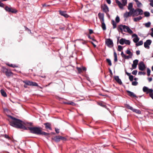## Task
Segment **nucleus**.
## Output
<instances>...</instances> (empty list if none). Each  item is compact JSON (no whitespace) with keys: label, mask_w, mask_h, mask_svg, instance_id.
I'll return each instance as SVG.
<instances>
[{"label":"nucleus","mask_w":153,"mask_h":153,"mask_svg":"<svg viewBox=\"0 0 153 153\" xmlns=\"http://www.w3.org/2000/svg\"><path fill=\"white\" fill-rule=\"evenodd\" d=\"M4 9L6 11L9 12L16 13L17 12L16 10V9L12 8L11 7H9L7 6L5 7Z\"/></svg>","instance_id":"0eeeda50"},{"label":"nucleus","mask_w":153,"mask_h":153,"mask_svg":"<svg viewBox=\"0 0 153 153\" xmlns=\"http://www.w3.org/2000/svg\"><path fill=\"white\" fill-rule=\"evenodd\" d=\"M106 2L108 4H110L111 3V1L110 0H106Z\"/></svg>","instance_id":"13d9d810"},{"label":"nucleus","mask_w":153,"mask_h":153,"mask_svg":"<svg viewBox=\"0 0 153 153\" xmlns=\"http://www.w3.org/2000/svg\"><path fill=\"white\" fill-rule=\"evenodd\" d=\"M125 39L123 38L121 39L119 42L122 45H123L125 44Z\"/></svg>","instance_id":"7c9ffc66"},{"label":"nucleus","mask_w":153,"mask_h":153,"mask_svg":"<svg viewBox=\"0 0 153 153\" xmlns=\"http://www.w3.org/2000/svg\"><path fill=\"white\" fill-rule=\"evenodd\" d=\"M6 64L7 65H8V66L13 68H17L18 67L17 65H16L15 64H10L9 63H6Z\"/></svg>","instance_id":"4be33fe9"},{"label":"nucleus","mask_w":153,"mask_h":153,"mask_svg":"<svg viewBox=\"0 0 153 153\" xmlns=\"http://www.w3.org/2000/svg\"><path fill=\"white\" fill-rule=\"evenodd\" d=\"M139 39L137 35L134 34V43H137L139 40Z\"/></svg>","instance_id":"bb28decb"},{"label":"nucleus","mask_w":153,"mask_h":153,"mask_svg":"<svg viewBox=\"0 0 153 153\" xmlns=\"http://www.w3.org/2000/svg\"><path fill=\"white\" fill-rule=\"evenodd\" d=\"M101 8L103 11L105 13H107L109 11L107 5L105 4L101 6Z\"/></svg>","instance_id":"f8f14e48"},{"label":"nucleus","mask_w":153,"mask_h":153,"mask_svg":"<svg viewBox=\"0 0 153 153\" xmlns=\"http://www.w3.org/2000/svg\"><path fill=\"white\" fill-rule=\"evenodd\" d=\"M102 25L101 27L103 30H105L106 29V25L104 23V21L101 22Z\"/></svg>","instance_id":"393cba45"},{"label":"nucleus","mask_w":153,"mask_h":153,"mask_svg":"<svg viewBox=\"0 0 153 153\" xmlns=\"http://www.w3.org/2000/svg\"><path fill=\"white\" fill-rule=\"evenodd\" d=\"M106 61L108 63V65H110V66L112 64H111V61L110 59H106Z\"/></svg>","instance_id":"58836bf2"},{"label":"nucleus","mask_w":153,"mask_h":153,"mask_svg":"<svg viewBox=\"0 0 153 153\" xmlns=\"http://www.w3.org/2000/svg\"><path fill=\"white\" fill-rule=\"evenodd\" d=\"M148 80L149 81V82H150L152 80V78H151V77H150V78H148Z\"/></svg>","instance_id":"bf43d9fd"},{"label":"nucleus","mask_w":153,"mask_h":153,"mask_svg":"<svg viewBox=\"0 0 153 153\" xmlns=\"http://www.w3.org/2000/svg\"><path fill=\"white\" fill-rule=\"evenodd\" d=\"M63 103L65 104L71 105L73 106H75L76 105L75 104L74 102L71 101L64 102Z\"/></svg>","instance_id":"aec40b11"},{"label":"nucleus","mask_w":153,"mask_h":153,"mask_svg":"<svg viewBox=\"0 0 153 153\" xmlns=\"http://www.w3.org/2000/svg\"><path fill=\"white\" fill-rule=\"evenodd\" d=\"M127 92L128 96L131 97H134V94L133 93L128 91H127Z\"/></svg>","instance_id":"cd10ccee"},{"label":"nucleus","mask_w":153,"mask_h":153,"mask_svg":"<svg viewBox=\"0 0 153 153\" xmlns=\"http://www.w3.org/2000/svg\"><path fill=\"white\" fill-rule=\"evenodd\" d=\"M49 134L48 133H46L44 131H42V130H41V132L40 133V135H42L45 136H48Z\"/></svg>","instance_id":"72a5a7b5"},{"label":"nucleus","mask_w":153,"mask_h":153,"mask_svg":"<svg viewBox=\"0 0 153 153\" xmlns=\"http://www.w3.org/2000/svg\"><path fill=\"white\" fill-rule=\"evenodd\" d=\"M143 90L144 92L149 94L150 97L153 99V90L152 89H149L147 87L144 86L143 88Z\"/></svg>","instance_id":"7ed1b4c3"},{"label":"nucleus","mask_w":153,"mask_h":153,"mask_svg":"<svg viewBox=\"0 0 153 153\" xmlns=\"http://www.w3.org/2000/svg\"><path fill=\"white\" fill-rule=\"evenodd\" d=\"M126 53L128 55H133L132 53L129 50H127L126 51Z\"/></svg>","instance_id":"4c0bfd02"},{"label":"nucleus","mask_w":153,"mask_h":153,"mask_svg":"<svg viewBox=\"0 0 153 153\" xmlns=\"http://www.w3.org/2000/svg\"><path fill=\"white\" fill-rule=\"evenodd\" d=\"M91 43H92V44L94 46V47L95 48L96 47V45H95L93 42H91Z\"/></svg>","instance_id":"69168bd1"},{"label":"nucleus","mask_w":153,"mask_h":153,"mask_svg":"<svg viewBox=\"0 0 153 153\" xmlns=\"http://www.w3.org/2000/svg\"><path fill=\"white\" fill-rule=\"evenodd\" d=\"M134 112L138 114H140L141 113V112L140 110L136 109H134Z\"/></svg>","instance_id":"a18cd8bd"},{"label":"nucleus","mask_w":153,"mask_h":153,"mask_svg":"<svg viewBox=\"0 0 153 153\" xmlns=\"http://www.w3.org/2000/svg\"><path fill=\"white\" fill-rule=\"evenodd\" d=\"M121 55L122 57L124 58L125 56L126 55L125 54H124L123 52H122L121 53Z\"/></svg>","instance_id":"4d7b16f0"},{"label":"nucleus","mask_w":153,"mask_h":153,"mask_svg":"<svg viewBox=\"0 0 153 153\" xmlns=\"http://www.w3.org/2000/svg\"><path fill=\"white\" fill-rule=\"evenodd\" d=\"M114 62H116L117 61V54L115 52H114Z\"/></svg>","instance_id":"c756f323"},{"label":"nucleus","mask_w":153,"mask_h":153,"mask_svg":"<svg viewBox=\"0 0 153 153\" xmlns=\"http://www.w3.org/2000/svg\"><path fill=\"white\" fill-rule=\"evenodd\" d=\"M116 3L119 6V7L121 9L123 8V7L125 6L127 4V0H122V4L118 0H115Z\"/></svg>","instance_id":"20e7f679"},{"label":"nucleus","mask_w":153,"mask_h":153,"mask_svg":"<svg viewBox=\"0 0 153 153\" xmlns=\"http://www.w3.org/2000/svg\"><path fill=\"white\" fill-rule=\"evenodd\" d=\"M117 29L119 31H120V30L121 32H122L123 30L124 32H128L130 34L133 33L132 31L130 29L129 27L125 25H119Z\"/></svg>","instance_id":"f03ea898"},{"label":"nucleus","mask_w":153,"mask_h":153,"mask_svg":"<svg viewBox=\"0 0 153 153\" xmlns=\"http://www.w3.org/2000/svg\"><path fill=\"white\" fill-rule=\"evenodd\" d=\"M112 24L113 25V28L114 29L116 27L117 24L114 20L112 21Z\"/></svg>","instance_id":"f704fd0d"},{"label":"nucleus","mask_w":153,"mask_h":153,"mask_svg":"<svg viewBox=\"0 0 153 153\" xmlns=\"http://www.w3.org/2000/svg\"><path fill=\"white\" fill-rule=\"evenodd\" d=\"M136 46H139L141 45H143V41L142 40H141L139 42H138L136 43Z\"/></svg>","instance_id":"2f4dec72"},{"label":"nucleus","mask_w":153,"mask_h":153,"mask_svg":"<svg viewBox=\"0 0 153 153\" xmlns=\"http://www.w3.org/2000/svg\"><path fill=\"white\" fill-rule=\"evenodd\" d=\"M0 92L2 96H3L4 97H7V94L4 90L1 89L0 91Z\"/></svg>","instance_id":"a878e982"},{"label":"nucleus","mask_w":153,"mask_h":153,"mask_svg":"<svg viewBox=\"0 0 153 153\" xmlns=\"http://www.w3.org/2000/svg\"><path fill=\"white\" fill-rule=\"evenodd\" d=\"M144 15L145 17H149L150 16V13L149 12L146 11L144 13Z\"/></svg>","instance_id":"e433bc0d"},{"label":"nucleus","mask_w":153,"mask_h":153,"mask_svg":"<svg viewBox=\"0 0 153 153\" xmlns=\"http://www.w3.org/2000/svg\"><path fill=\"white\" fill-rule=\"evenodd\" d=\"M82 70L84 71H86V68H85V67H82Z\"/></svg>","instance_id":"680f3d73"},{"label":"nucleus","mask_w":153,"mask_h":153,"mask_svg":"<svg viewBox=\"0 0 153 153\" xmlns=\"http://www.w3.org/2000/svg\"><path fill=\"white\" fill-rule=\"evenodd\" d=\"M125 72L126 74L129 76V79L130 81H132L133 79V76L132 75H131L130 73L127 72L126 70Z\"/></svg>","instance_id":"412c9836"},{"label":"nucleus","mask_w":153,"mask_h":153,"mask_svg":"<svg viewBox=\"0 0 153 153\" xmlns=\"http://www.w3.org/2000/svg\"><path fill=\"white\" fill-rule=\"evenodd\" d=\"M76 68L77 71H78V72L79 73H80L81 72H82V69L81 68L78 67H77Z\"/></svg>","instance_id":"37998d69"},{"label":"nucleus","mask_w":153,"mask_h":153,"mask_svg":"<svg viewBox=\"0 0 153 153\" xmlns=\"http://www.w3.org/2000/svg\"><path fill=\"white\" fill-rule=\"evenodd\" d=\"M125 44L128 45H129L130 44V42L129 40L125 39Z\"/></svg>","instance_id":"49530a36"},{"label":"nucleus","mask_w":153,"mask_h":153,"mask_svg":"<svg viewBox=\"0 0 153 153\" xmlns=\"http://www.w3.org/2000/svg\"><path fill=\"white\" fill-rule=\"evenodd\" d=\"M59 13L61 16H64L65 18H68L69 16L66 13V11H62L61 10L59 11Z\"/></svg>","instance_id":"4468645a"},{"label":"nucleus","mask_w":153,"mask_h":153,"mask_svg":"<svg viewBox=\"0 0 153 153\" xmlns=\"http://www.w3.org/2000/svg\"><path fill=\"white\" fill-rule=\"evenodd\" d=\"M55 131L57 133H59V129L58 128H55Z\"/></svg>","instance_id":"864d4df0"},{"label":"nucleus","mask_w":153,"mask_h":153,"mask_svg":"<svg viewBox=\"0 0 153 153\" xmlns=\"http://www.w3.org/2000/svg\"><path fill=\"white\" fill-rule=\"evenodd\" d=\"M134 1L136 2V4L138 7H140L142 6V4L138 0H134Z\"/></svg>","instance_id":"5701e85b"},{"label":"nucleus","mask_w":153,"mask_h":153,"mask_svg":"<svg viewBox=\"0 0 153 153\" xmlns=\"http://www.w3.org/2000/svg\"><path fill=\"white\" fill-rule=\"evenodd\" d=\"M88 37L89 39H92L93 41H96V40L95 39H94L92 38V37H91V36H90V35H88Z\"/></svg>","instance_id":"603ef678"},{"label":"nucleus","mask_w":153,"mask_h":153,"mask_svg":"<svg viewBox=\"0 0 153 153\" xmlns=\"http://www.w3.org/2000/svg\"><path fill=\"white\" fill-rule=\"evenodd\" d=\"M152 42V41L150 39H148L144 43V46L146 48L149 49V45H150Z\"/></svg>","instance_id":"9b49d317"},{"label":"nucleus","mask_w":153,"mask_h":153,"mask_svg":"<svg viewBox=\"0 0 153 153\" xmlns=\"http://www.w3.org/2000/svg\"><path fill=\"white\" fill-rule=\"evenodd\" d=\"M150 72L151 71L150 69L148 68L147 70V73L148 76H149L150 75Z\"/></svg>","instance_id":"09e8293b"},{"label":"nucleus","mask_w":153,"mask_h":153,"mask_svg":"<svg viewBox=\"0 0 153 153\" xmlns=\"http://www.w3.org/2000/svg\"><path fill=\"white\" fill-rule=\"evenodd\" d=\"M23 82L25 83L26 85H30V86H36L39 87V88L41 89H42V88L41 87L39 86L37 83L36 82H34L32 81H23Z\"/></svg>","instance_id":"39448f33"},{"label":"nucleus","mask_w":153,"mask_h":153,"mask_svg":"<svg viewBox=\"0 0 153 153\" xmlns=\"http://www.w3.org/2000/svg\"><path fill=\"white\" fill-rule=\"evenodd\" d=\"M143 14V10L140 9H137L134 10V16H138L139 15H142Z\"/></svg>","instance_id":"9d476101"},{"label":"nucleus","mask_w":153,"mask_h":153,"mask_svg":"<svg viewBox=\"0 0 153 153\" xmlns=\"http://www.w3.org/2000/svg\"><path fill=\"white\" fill-rule=\"evenodd\" d=\"M132 55H127V56L125 55L124 58L125 59H128L130 58H131L132 57Z\"/></svg>","instance_id":"ea45409f"},{"label":"nucleus","mask_w":153,"mask_h":153,"mask_svg":"<svg viewBox=\"0 0 153 153\" xmlns=\"http://www.w3.org/2000/svg\"><path fill=\"white\" fill-rule=\"evenodd\" d=\"M44 125H45L46 129H49L50 130L52 129L51 127V124L50 123H44Z\"/></svg>","instance_id":"6ab92c4d"},{"label":"nucleus","mask_w":153,"mask_h":153,"mask_svg":"<svg viewBox=\"0 0 153 153\" xmlns=\"http://www.w3.org/2000/svg\"><path fill=\"white\" fill-rule=\"evenodd\" d=\"M9 117L10 118L9 120L10 124L11 126L24 130H27L28 128L32 133L37 135H40V134L42 128L39 127H28L27 128L24 125L26 126L27 124L30 126H32V123L24 122L11 116H9Z\"/></svg>","instance_id":"f257e3e1"},{"label":"nucleus","mask_w":153,"mask_h":153,"mask_svg":"<svg viewBox=\"0 0 153 153\" xmlns=\"http://www.w3.org/2000/svg\"><path fill=\"white\" fill-rule=\"evenodd\" d=\"M93 33V30L91 29H89V33L90 34H91Z\"/></svg>","instance_id":"5fc2aeb1"},{"label":"nucleus","mask_w":153,"mask_h":153,"mask_svg":"<svg viewBox=\"0 0 153 153\" xmlns=\"http://www.w3.org/2000/svg\"><path fill=\"white\" fill-rule=\"evenodd\" d=\"M133 7V4L132 3H130L129 4L128 8V10L130 11L131 10H132L133 13H134V9L132 8Z\"/></svg>","instance_id":"a211bd4d"},{"label":"nucleus","mask_w":153,"mask_h":153,"mask_svg":"<svg viewBox=\"0 0 153 153\" xmlns=\"http://www.w3.org/2000/svg\"><path fill=\"white\" fill-rule=\"evenodd\" d=\"M134 13L132 10H131L128 12H126L124 14V17L125 18H127L128 16H131Z\"/></svg>","instance_id":"ddd939ff"},{"label":"nucleus","mask_w":153,"mask_h":153,"mask_svg":"<svg viewBox=\"0 0 153 153\" xmlns=\"http://www.w3.org/2000/svg\"><path fill=\"white\" fill-rule=\"evenodd\" d=\"M125 106L127 108L130 109L131 110L134 111V109L133 108V107L129 105L128 104H126L125 105Z\"/></svg>","instance_id":"b1692460"},{"label":"nucleus","mask_w":153,"mask_h":153,"mask_svg":"<svg viewBox=\"0 0 153 153\" xmlns=\"http://www.w3.org/2000/svg\"><path fill=\"white\" fill-rule=\"evenodd\" d=\"M8 69L4 67H2L1 69V71L4 73H5L8 70Z\"/></svg>","instance_id":"c85d7f7f"},{"label":"nucleus","mask_w":153,"mask_h":153,"mask_svg":"<svg viewBox=\"0 0 153 153\" xmlns=\"http://www.w3.org/2000/svg\"><path fill=\"white\" fill-rule=\"evenodd\" d=\"M138 84V82L136 81H134V85H136Z\"/></svg>","instance_id":"0e129e2a"},{"label":"nucleus","mask_w":153,"mask_h":153,"mask_svg":"<svg viewBox=\"0 0 153 153\" xmlns=\"http://www.w3.org/2000/svg\"><path fill=\"white\" fill-rule=\"evenodd\" d=\"M65 29V27H60L59 28V29L62 30H64Z\"/></svg>","instance_id":"e2e57ef3"},{"label":"nucleus","mask_w":153,"mask_h":153,"mask_svg":"<svg viewBox=\"0 0 153 153\" xmlns=\"http://www.w3.org/2000/svg\"><path fill=\"white\" fill-rule=\"evenodd\" d=\"M138 67L140 70L143 71L145 69V66L143 62H140L138 64Z\"/></svg>","instance_id":"1a4fd4ad"},{"label":"nucleus","mask_w":153,"mask_h":153,"mask_svg":"<svg viewBox=\"0 0 153 153\" xmlns=\"http://www.w3.org/2000/svg\"><path fill=\"white\" fill-rule=\"evenodd\" d=\"M52 139L56 142H59L61 140H66V138L65 137L60 136H55Z\"/></svg>","instance_id":"423d86ee"},{"label":"nucleus","mask_w":153,"mask_h":153,"mask_svg":"<svg viewBox=\"0 0 153 153\" xmlns=\"http://www.w3.org/2000/svg\"><path fill=\"white\" fill-rule=\"evenodd\" d=\"M115 20L117 23H118L120 21V19L119 17L117 16L115 19Z\"/></svg>","instance_id":"c03bdc74"},{"label":"nucleus","mask_w":153,"mask_h":153,"mask_svg":"<svg viewBox=\"0 0 153 153\" xmlns=\"http://www.w3.org/2000/svg\"><path fill=\"white\" fill-rule=\"evenodd\" d=\"M5 74L7 77H9L13 76V73L12 72H11L10 70L9 69H8V70L6 72Z\"/></svg>","instance_id":"dca6fc26"},{"label":"nucleus","mask_w":153,"mask_h":153,"mask_svg":"<svg viewBox=\"0 0 153 153\" xmlns=\"http://www.w3.org/2000/svg\"><path fill=\"white\" fill-rule=\"evenodd\" d=\"M151 32L150 33L152 37H153V28H152L151 29Z\"/></svg>","instance_id":"de8ad7c7"},{"label":"nucleus","mask_w":153,"mask_h":153,"mask_svg":"<svg viewBox=\"0 0 153 153\" xmlns=\"http://www.w3.org/2000/svg\"><path fill=\"white\" fill-rule=\"evenodd\" d=\"M114 79L119 84L121 85L122 82L121 79L119 78L118 76H114Z\"/></svg>","instance_id":"f3484780"},{"label":"nucleus","mask_w":153,"mask_h":153,"mask_svg":"<svg viewBox=\"0 0 153 153\" xmlns=\"http://www.w3.org/2000/svg\"><path fill=\"white\" fill-rule=\"evenodd\" d=\"M5 137L6 138H7V139H9L10 138V137H9V136L8 135H7V134H5Z\"/></svg>","instance_id":"052dcab7"},{"label":"nucleus","mask_w":153,"mask_h":153,"mask_svg":"<svg viewBox=\"0 0 153 153\" xmlns=\"http://www.w3.org/2000/svg\"><path fill=\"white\" fill-rule=\"evenodd\" d=\"M133 64L132 65V68L133 69L134 68V61H133Z\"/></svg>","instance_id":"338daca9"},{"label":"nucleus","mask_w":153,"mask_h":153,"mask_svg":"<svg viewBox=\"0 0 153 153\" xmlns=\"http://www.w3.org/2000/svg\"><path fill=\"white\" fill-rule=\"evenodd\" d=\"M137 71L136 70H134V75L136 74H137Z\"/></svg>","instance_id":"774afa93"},{"label":"nucleus","mask_w":153,"mask_h":153,"mask_svg":"<svg viewBox=\"0 0 153 153\" xmlns=\"http://www.w3.org/2000/svg\"><path fill=\"white\" fill-rule=\"evenodd\" d=\"M142 17L141 16H139L137 17L134 18V21H137L142 19Z\"/></svg>","instance_id":"473e14b6"},{"label":"nucleus","mask_w":153,"mask_h":153,"mask_svg":"<svg viewBox=\"0 0 153 153\" xmlns=\"http://www.w3.org/2000/svg\"><path fill=\"white\" fill-rule=\"evenodd\" d=\"M106 44L109 48H111L113 46V43L112 41L110 39H107L105 42Z\"/></svg>","instance_id":"6e6552de"},{"label":"nucleus","mask_w":153,"mask_h":153,"mask_svg":"<svg viewBox=\"0 0 153 153\" xmlns=\"http://www.w3.org/2000/svg\"><path fill=\"white\" fill-rule=\"evenodd\" d=\"M138 60L137 59L134 60V68L137 67V65L138 63Z\"/></svg>","instance_id":"a19ab883"},{"label":"nucleus","mask_w":153,"mask_h":153,"mask_svg":"<svg viewBox=\"0 0 153 153\" xmlns=\"http://www.w3.org/2000/svg\"><path fill=\"white\" fill-rule=\"evenodd\" d=\"M136 53L137 55H138L140 53V51H137L136 52Z\"/></svg>","instance_id":"6e6d98bb"},{"label":"nucleus","mask_w":153,"mask_h":153,"mask_svg":"<svg viewBox=\"0 0 153 153\" xmlns=\"http://www.w3.org/2000/svg\"><path fill=\"white\" fill-rule=\"evenodd\" d=\"M4 4L3 3H1L0 1V7H4Z\"/></svg>","instance_id":"3c124183"},{"label":"nucleus","mask_w":153,"mask_h":153,"mask_svg":"<svg viewBox=\"0 0 153 153\" xmlns=\"http://www.w3.org/2000/svg\"><path fill=\"white\" fill-rule=\"evenodd\" d=\"M98 16L100 22L104 21V15L103 13H99L98 14Z\"/></svg>","instance_id":"2eb2a0df"},{"label":"nucleus","mask_w":153,"mask_h":153,"mask_svg":"<svg viewBox=\"0 0 153 153\" xmlns=\"http://www.w3.org/2000/svg\"><path fill=\"white\" fill-rule=\"evenodd\" d=\"M123 49L121 45H118L117 50L118 51H121Z\"/></svg>","instance_id":"79ce46f5"},{"label":"nucleus","mask_w":153,"mask_h":153,"mask_svg":"<svg viewBox=\"0 0 153 153\" xmlns=\"http://www.w3.org/2000/svg\"><path fill=\"white\" fill-rule=\"evenodd\" d=\"M145 25V26L146 27H149L151 25V22H149L147 23H146L145 24H144Z\"/></svg>","instance_id":"c9c22d12"},{"label":"nucleus","mask_w":153,"mask_h":153,"mask_svg":"<svg viewBox=\"0 0 153 153\" xmlns=\"http://www.w3.org/2000/svg\"><path fill=\"white\" fill-rule=\"evenodd\" d=\"M149 1L150 2V5L153 7V0H149Z\"/></svg>","instance_id":"8fccbe9b"}]
</instances>
